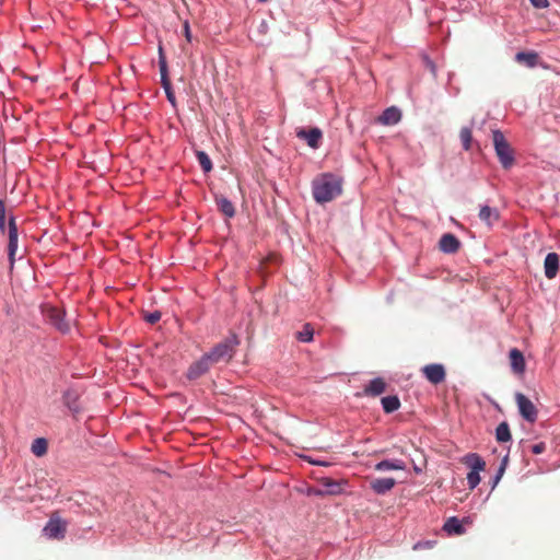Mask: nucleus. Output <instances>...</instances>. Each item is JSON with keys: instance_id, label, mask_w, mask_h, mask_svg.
<instances>
[{"instance_id": "nucleus-30", "label": "nucleus", "mask_w": 560, "mask_h": 560, "mask_svg": "<svg viewBox=\"0 0 560 560\" xmlns=\"http://www.w3.org/2000/svg\"><path fill=\"white\" fill-rule=\"evenodd\" d=\"M459 137H460V140L463 142L464 149L465 150H469L470 149V144H471V140H472L471 129L468 128V127L462 128L460 132H459Z\"/></svg>"}, {"instance_id": "nucleus-28", "label": "nucleus", "mask_w": 560, "mask_h": 560, "mask_svg": "<svg viewBox=\"0 0 560 560\" xmlns=\"http://www.w3.org/2000/svg\"><path fill=\"white\" fill-rule=\"evenodd\" d=\"M32 453L36 456H43L47 452V441L44 438H38L32 443Z\"/></svg>"}, {"instance_id": "nucleus-14", "label": "nucleus", "mask_w": 560, "mask_h": 560, "mask_svg": "<svg viewBox=\"0 0 560 560\" xmlns=\"http://www.w3.org/2000/svg\"><path fill=\"white\" fill-rule=\"evenodd\" d=\"M396 485L394 478H374L370 481V488L376 494H385L389 492Z\"/></svg>"}, {"instance_id": "nucleus-19", "label": "nucleus", "mask_w": 560, "mask_h": 560, "mask_svg": "<svg viewBox=\"0 0 560 560\" xmlns=\"http://www.w3.org/2000/svg\"><path fill=\"white\" fill-rule=\"evenodd\" d=\"M386 390V384L383 378L376 377L372 380L369 385L364 388L366 396H378Z\"/></svg>"}, {"instance_id": "nucleus-27", "label": "nucleus", "mask_w": 560, "mask_h": 560, "mask_svg": "<svg viewBox=\"0 0 560 560\" xmlns=\"http://www.w3.org/2000/svg\"><path fill=\"white\" fill-rule=\"evenodd\" d=\"M314 327L311 324H304L302 330L295 334V337L301 342H310L313 340Z\"/></svg>"}, {"instance_id": "nucleus-5", "label": "nucleus", "mask_w": 560, "mask_h": 560, "mask_svg": "<svg viewBox=\"0 0 560 560\" xmlns=\"http://www.w3.org/2000/svg\"><path fill=\"white\" fill-rule=\"evenodd\" d=\"M8 259L10 264V268L12 269L15 264V256L18 252L19 244V231L18 224L14 215H10L8 220Z\"/></svg>"}, {"instance_id": "nucleus-16", "label": "nucleus", "mask_w": 560, "mask_h": 560, "mask_svg": "<svg viewBox=\"0 0 560 560\" xmlns=\"http://www.w3.org/2000/svg\"><path fill=\"white\" fill-rule=\"evenodd\" d=\"M401 118L400 110L396 107H389L383 112L377 121L385 126L396 125Z\"/></svg>"}, {"instance_id": "nucleus-21", "label": "nucleus", "mask_w": 560, "mask_h": 560, "mask_svg": "<svg viewBox=\"0 0 560 560\" xmlns=\"http://www.w3.org/2000/svg\"><path fill=\"white\" fill-rule=\"evenodd\" d=\"M443 529L448 535H463L465 533V528L457 517L447 518L443 525Z\"/></svg>"}, {"instance_id": "nucleus-22", "label": "nucleus", "mask_w": 560, "mask_h": 560, "mask_svg": "<svg viewBox=\"0 0 560 560\" xmlns=\"http://www.w3.org/2000/svg\"><path fill=\"white\" fill-rule=\"evenodd\" d=\"M78 393L73 389H67L65 393H63V404L71 410V411H74L77 412L79 410V406H78Z\"/></svg>"}, {"instance_id": "nucleus-41", "label": "nucleus", "mask_w": 560, "mask_h": 560, "mask_svg": "<svg viewBox=\"0 0 560 560\" xmlns=\"http://www.w3.org/2000/svg\"><path fill=\"white\" fill-rule=\"evenodd\" d=\"M415 471H416V472H420V471H421V469H420L419 467L415 466Z\"/></svg>"}, {"instance_id": "nucleus-2", "label": "nucleus", "mask_w": 560, "mask_h": 560, "mask_svg": "<svg viewBox=\"0 0 560 560\" xmlns=\"http://www.w3.org/2000/svg\"><path fill=\"white\" fill-rule=\"evenodd\" d=\"M238 343L240 341L237 336L232 335L213 347L211 351L207 352L205 355L208 358L212 365L220 362H229L233 358Z\"/></svg>"}, {"instance_id": "nucleus-26", "label": "nucleus", "mask_w": 560, "mask_h": 560, "mask_svg": "<svg viewBox=\"0 0 560 560\" xmlns=\"http://www.w3.org/2000/svg\"><path fill=\"white\" fill-rule=\"evenodd\" d=\"M511 431L508 422H501L495 429V439L500 443L509 442L511 440Z\"/></svg>"}, {"instance_id": "nucleus-32", "label": "nucleus", "mask_w": 560, "mask_h": 560, "mask_svg": "<svg viewBox=\"0 0 560 560\" xmlns=\"http://www.w3.org/2000/svg\"><path fill=\"white\" fill-rule=\"evenodd\" d=\"M508 462H509V458H508V456H505L502 459V462H501V464H500V466L498 468V471H497V474L494 476L493 488L499 483V481L501 480L502 476L504 475L506 466H508Z\"/></svg>"}, {"instance_id": "nucleus-23", "label": "nucleus", "mask_w": 560, "mask_h": 560, "mask_svg": "<svg viewBox=\"0 0 560 560\" xmlns=\"http://www.w3.org/2000/svg\"><path fill=\"white\" fill-rule=\"evenodd\" d=\"M217 205L222 213L228 218H232L235 214V208L233 203L225 197H219L215 199Z\"/></svg>"}, {"instance_id": "nucleus-20", "label": "nucleus", "mask_w": 560, "mask_h": 560, "mask_svg": "<svg viewBox=\"0 0 560 560\" xmlns=\"http://www.w3.org/2000/svg\"><path fill=\"white\" fill-rule=\"evenodd\" d=\"M406 464L401 459H394V460H382L375 465V470L377 471H385V470H405Z\"/></svg>"}, {"instance_id": "nucleus-31", "label": "nucleus", "mask_w": 560, "mask_h": 560, "mask_svg": "<svg viewBox=\"0 0 560 560\" xmlns=\"http://www.w3.org/2000/svg\"><path fill=\"white\" fill-rule=\"evenodd\" d=\"M162 86L165 91V94H166V97H167V101L173 105V107L176 106V97H175V93L172 89V84H171V81L170 79H164V82L162 83Z\"/></svg>"}, {"instance_id": "nucleus-42", "label": "nucleus", "mask_w": 560, "mask_h": 560, "mask_svg": "<svg viewBox=\"0 0 560 560\" xmlns=\"http://www.w3.org/2000/svg\"><path fill=\"white\" fill-rule=\"evenodd\" d=\"M260 2H266L267 0H259Z\"/></svg>"}, {"instance_id": "nucleus-6", "label": "nucleus", "mask_w": 560, "mask_h": 560, "mask_svg": "<svg viewBox=\"0 0 560 560\" xmlns=\"http://www.w3.org/2000/svg\"><path fill=\"white\" fill-rule=\"evenodd\" d=\"M515 402L521 416L528 422L533 423L537 420L538 410L535 405L522 393L515 394Z\"/></svg>"}, {"instance_id": "nucleus-8", "label": "nucleus", "mask_w": 560, "mask_h": 560, "mask_svg": "<svg viewBox=\"0 0 560 560\" xmlns=\"http://www.w3.org/2000/svg\"><path fill=\"white\" fill-rule=\"evenodd\" d=\"M67 530L66 523L60 518H50L43 528L44 535L50 539H61Z\"/></svg>"}, {"instance_id": "nucleus-10", "label": "nucleus", "mask_w": 560, "mask_h": 560, "mask_svg": "<svg viewBox=\"0 0 560 560\" xmlns=\"http://www.w3.org/2000/svg\"><path fill=\"white\" fill-rule=\"evenodd\" d=\"M422 373L425 378L434 385L442 383L446 376L444 366L438 363L424 365Z\"/></svg>"}, {"instance_id": "nucleus-4", "label": "nucleus", "mask_w": 560, "mask_h": 560, "mask_svg": "<svg viewBox=\"0 0 560 560\" xmlns=\"http://www.w3.org/2000/svg\"><path fill=\"white\" fill-rule=\"evenodd\" d=\"M463 463L470 468L467 474V483L469 489H475L480 482V471L485 470L486 462L476 453H469L464 456Z\"/></svg>"}, {"instance_id": "nucleus-29", "label": "nucleus", "mask_w": 560, "mask_h": 560, "mask_svg": "<svg viewBox=\"0 0 560 560\" xmlns=\"http://www.w3.org/2000/svg\"><path fill=\"white\" fill-rule=\"evenodd\" d=\"M197 160L205 173H208L212 170V162L209 155L203 151L197 152Z\"/></svg>"}, {"instance_id": "nucleus-17", "label": "nucleus", "mask_w": 560, "mask_h": 560, "mask_svg": "<svg viewBox=\"0 0 560 560\" xmlns=\"http://www.w3.org/2000/svg\"><path fill=\"white\" fill-rule=\"evenodd\" d=\"M510 363H511V368L514 373H517V374L524 373L525 359H524L523 353L518 349L513 348L510 351Z\"/></svg>"}, {"instance_id": "nucleus-34", "label": "nucleus", "mask_w": 560, "mask_h": 560, "mask_svg": "<svg viewBox=\"0 0 560 560\" xmlns=\"http://www.w3.org/2000/svg\"><path fill=\"white\" fill-rule=\"evenodd\" d=\"M142 317L151 325H154L161 319V312L154 311L152 313L143 314Z\"/></svg>"}, {"instance_id": "nucleus-25", "label": "nucleus", "mask_w": 560, "mask_h": 560, "mask_svg": "<svg viewBox=\"0 0 560 560\" xmlns=\"http://www.w3.org/2000/svg\"><path fill=\"white\" fill-rule=\"evenodd\" d=\"M382 406L386 413H392L399 409L400 401L397 396H386L382 398Z\"/></svg>"}, {"instance_id": "nucleus-40", "label": "nucleus", "mask_w": 560, "mask_h": 560, "mask_svg": "<svg viewBox=\"0 0 560 560\" xmlns=\"http://www.w3.org/2000/svg\"><path fill=\"white\" fill-rule=\"evenodd\" d=\"M312 464H315V465H326L325 463L323 462H315V460H311Z\"/></svg>"}, {"instance_id": "nucleus-35", "label": "nucleus", "mask_w": 560, "mask_h": 560, "mask_svg": "<svg viewBox=\"0 0 560 560\" xmlns=\"http://www.w3.org/2000/svg\"><path fill=\"white\" fill-rule=\"evenodd\" d=\"M529 1L537 9H545L549 5L548 0H529Z\"/></svg>"}, {"instance_id": "nucleus-11", "label": "nucleus", "mask_w": 560, "mask_h": 560, "mask_svg": "<svg viewBox=\"0 0 560 560\" xmlns=\"http://www.w3.org/2000/svg\"><path fill=\"white\" fill-rule=\"evenodd\" d=\"M212 364L208 360V358L203 354L198 361L194 362L187 371V378L197 380L205 375L210 369Z\"/></svg>"}, {"instance_id": "nucleus-36", "label": "nucleus", "mask_w": 560, "mask_h": 560, "mask_svg": "<svg viewBox=\"0 0 560 560\" xmlns=\"http://www.w3.org/2000/svg\"><path fill=\"white\" fill-rule=\"evenodd\" d=\"M545 450H546V444L544 442L537 443L532 446V452L534 454H541L545 452Z\"/></svg>"}, {"instance_id": "nucleus-3", "label": "nucleus", "mask_w": 560, "mask_h": 560, "mask_svg": "<svg viewBox=\"0 0 560 560\" xmlns=\"http://www.w3.org/2000/svg\"><path fill=\"white\" fill-rule=\"evenodd\" d=\"M492 141L502 167L505 170L512 167L514 164V152L504 135L500 130H493Z\"/></svg>"}, {"instance_id": "nucleus-39", "label": "nucleus", "mask_w": 560, "mask_h": 560, "mask_svg": "<svg viewBox=\"0 0 560 560\" xmlns=\"http://www.w3.org/2000/svg\"><path fill=\"white\" fill-rule=\"evenodd\" d=\"M422 546H424V547H430V546H431V542H430V541H427V542H424V544H421V542L416 544V545H415V547H413V549H418V548H420V547H422Z\"/></svg>"}, {"instance_id": "nucleus-33", "label": "nucleus", "mask_w": 560, "mask_h": 560, "mask_svg": "<svg viewBox=\"0 0 560 560\" xmlns=\"http://www.w3.org/2000/svg\"><path fill=\"white\" fill-rule=\"evenodd\" d=\"M5 212H7V209H5V203L3 200H0V232L2 234L5 233V230H7V225H5Z\"/></svg>"}, {"instance_id": "nucleus-7", "label": "nucleus", "mask_w": 560, "mask_h": 560, "mask_svg": "<svg viewBox=\"0 0 560 560\" xmlns=\"http://www.w3.org/2000/svg\"><path fill=\"white\" fill-rule=\"evenodd\" d=\"M318 482L323 487L322 489L315 491V493L318 495H337L343 491V481L335 480L329 477H323Z\"/></svg>"}, {"instance_id": "nucleus-9", "label": "nucleus", "mask_w": 560, "mask_h": 560, "mask_svg": "<svg viewBox=\"0 0 560 560\" xmlns=\"http://www.w3.org/2000/svg\"><path fill=\"white\" fill-rule=\"evenodd\" d=\"M295 135L298 138L305 140L312 149H317L323 138V132L317 127L311 128L310 130L298 128Z\"/></svg>"}, {"instance_id": "nucleus-37", "label": "nucleus", "mask_w": 560, "mask_h": 560, "mask_svg": "<svg viewBox=\"0 0 560 560\" xmlns=\"http://www.w3.org/2000/svg\"><path fill=\"white\" fill-rule=\"evenodd\" d=\"M160 71H161V83L164 82V79H168L167 77V68L165 61L160 62Z\"/></svg>"}, {"instance_id": "nucleus-13", "label": "nucleus", "mask_w": 560, "mask_h": 560, "mask_svg": "<svg viewBox=\"0 0 560 560\" xmlns=\"http://www.w3.org/2000/svg\"><path fill=\"white\" fill-rule=\"evenodd\" d=\"M460 242L459 240L451 234H443L439 242V248L446 254H454L459 249Z\"/></svg>"}, {"instance_id": "nucleus-24", "label": "nucleus", "mask_w": 560, "mask_h": 560, "mask_svg": "<svg viewBox=\"0 0 560 560\" xmlns=\"http://www.w3.org/2000/svg\"><path fill=\"white\" fill-rule=\"evenodd\" d=\"M479 218L481 221L491 224L492 221H497L499 219V212L489 206H483L479 211Z\"/></svg>"}, {"instance_id": "nucleus-38", "label": "nucleus", "mask_w": 560, "mask_h": 560, "mask_svg": "<svg viewBox=\"0 0 560 560\" xmlns=\"http://www.w3.org/2000/svg\"><path fill=\"white\" fill-rule=\"evenodd\" d=\"M184 33H185V37L188 42L191 40V34H190V30H189V25L188 23L186 22L185 25H184Z\"/></svg>"}, {"instance_id": "nucleus-15", "label": "nucleus", "mask_w": 560, "mask_h": 560, "mask_svg": "<svg viewBox=\"0 0 560 560\" xmlns=\"http://www.w3.org/2000/svg\"><path fill=\"white\" fill-rule=\"evenodd\" d=\"M545 276L548 279H553L559 269V256L556 253H549L544 262Z\"/></svg>"}, {"instance_id": "nucleus-1", "label": "nucleus", "mask_w": 560, "mask_h": 560, "mask_svg": "<svg viewBox=\"0 0 560 560\" xmlns=\"http://www.w3.org/2000/svg\"><path fill=\"white\" fill-rule=\"evenodd\" d=\"M313 197L318 203L329 202L342 191V182L334 174L325 173L312 183Z\"/></svg>"}, {"instance_id": "nucleus-18", "label": "nucleus", "mask_w": 560, "mask_h": 560, "mask_svg": "<svg viewBox=\"0 0 560 560\" xmlns=\"http://www.w3.org/2000/svg\"><path fill=\"white\" fill-rule=\"evenodd\" d=\"M539 56L535 51H520L515 55V60L523 63L528 68H534L538 65Z\"/></svg>"}, {"instance_id": "nucleus-12", "label": "nucleus", "mask_w": 560, "mask_h": 560, "mask_svg": "<svg viewBox=\"0 0 560 560\" xmlns=\"http://www.w3.org/2000/svg\"><path fill=\"white\" fill-rule=\"evenodd\" d=\"M47 318L49 323L61 332H68L70 325L65 320V313L57 307H49L47 311Z\"/></svg>"}]
</instances>
